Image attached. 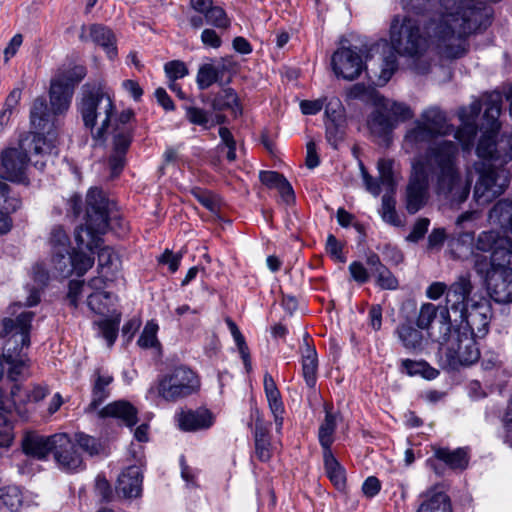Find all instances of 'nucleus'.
<instances>
[{
    "label": "nucleus",
    "instance_id": "nucleus-52",
    "mask_svg": "<svg viewBox=\"0 0 512 512\" xmlns=\"http://www.w3.org/2000/svg\"><path fill=\"white\" fill-rule=\"evenodd\" d=\"M49 242L52 247V252L62 249L66 251L70 247V240L61 226H55L50 233Z\"/></svg>",
    "mask_w": 512,
    "mask_h": 512
},
{
    "label": "nucleus",
    "instance_id": "nucleus-43",
    "mask_svg": "<svg viewBox=\"0 0 512 512\" xmlns=\"http://www.w3.org/2000/svg\"><path fill=\"white\" fill-rule=\"evenodd\" d=\"M72 253L69 248L66 251L62 249L52 252V263L55 270L63 277L72 274Z\"/></svg>",
    "mask_w": 512,
    "mask_h": 512
},
{
    "label": "nucleus",
    "instance_id": "nucleus-29",
    "mask_svg": "<svg viewBox=\"0 0 512 512\" xmlns=\"http://www.w3.org/2000/svg\"><path fill=\"white\" fill-rule=\"evenodd\" d=\"M212 108L215 111L230 110L234 117L242 115V107L236 92L231 89H223L212 101Z\"/></svg>",
    "mask_w": 512,
    "mask_h": 512
},
{
    "label": "nucleus",
    "instance_id": "nucleus-25",
    "mask_svg": "<svg viewBox=\"0 0 512 512\" xmlns=\"http://www.w3.org/2000/svg\"><path fill=\"white\" fill-rule=\"evenodd\" d=\"M227 68L224 61L217 64L206 63L199 67L196 82L200 90L209 88L214 83L222 81Z\"/></svg>",
    "mask_w": 512,
    "mask_h": 512
},
{
    "label": "nucleus",
    "instance_id": "nucleus-62",
    "mask_svg": "<svg viewBox=\"0 0 512 512\" xmlns=\"http://www.w3.org/2000/svg\"><path fill=\"white\" fill-rule=\"evenodd\" d=\"M8 365V377L12 381H17L18 378L23 374L24 370L28 368V358L27 357H16L12 360H4Z\"/></svg>",
    "mask_w": 512,
    "mask_h": 512
},
{
    "label": "nucleus",
    "instance_id": "nucleus-17",
    "mask_svg": "<svg viewBox=\"0 0 512 512\" xmlns=\"http://www.w3.org/2000/svg\"><path fill=\"white\" fill-rule=\"evenodd\" d=\"M113 376L102 368L94 370L92 375L91 402L86 409L87 413H93L110 396V385L113 382Z\"/></svg>",
    "mask_w": 512,
    "mask_h": 512
},
{
    "label": "nucleus",
    "instance_id": "nucleus-58",
    "mask_svg": "<svg viewBox=\"0 0 512 512\" xmlns=\"http://www.w3.org/2000/svg\"><path fill=\"white\" fill-rule=\"evenodd\" d=\"M255 441V454L256 457L262 461L267 462L272 457V448L269 438H262V434L258 432V435L254 436Z\"/></svg>",
    "mask_w": 512,
    "mask_h": 512
},
{
    "label": "nucleus",
    "instance_id": "nucleus-36",
    "mask_svg": "<svg viewBox=\"0 0 512 512\" xmlns=\"http://www.w3.org/2000/svg\"><path fill=\"white\" fill-rule=\"evenodd\" d=\"M376 107H379L386 111L390 115L396 124L399 120L404 121L412 118L413 114L411 109L403 104L386 99L381 95L377 98Z\"/></svg>",
    "mask_w": 512,
    "mask_h": 512
},
{
    "label": "nucleus",
    "instance_id": "nucleus-57",
    "mask_svg": "<svg viewBox=\"0 0 512 512\" xmlns=\"http://www.w3.org/2000/svg\"><path fill=\"white\" fill-rule=\"evenodd\" d=\"M325 123L345 122L344 108L338 99L331 100L325 108Z\"/></svg>",
    "mask_w": 512,
    "mask_h": 512
},
{
    "label": "nucleus",
    "instance_id": "nucleus-35",
    "mask_svg": "<svg viewBox=\"0 0 512 512\" xmlns=\"http://www.w3.org/2000/svg\"><path fill=\"white\" fill-rule=\"evenodd\" d=\"M264 391L270 407V410L274 416H279L284 413V405L281 399L280 392L273 377L269 373H265L264 379Z\"/></svg>",
    "mask_w": 512,
    "mask_h": 512
},
{
    "label": "nucleus",
    "instance_id": "nucleus-34",
    "mask_svg": "<svg viewBox=\"0 0 512 512\" xmlns=\"http://www.w3.org/2000/svg\"><path fill=\"white\" fill-rule=\"evenodd\" d=\"M30 120L31 124L40 131H45L51 123V113L43 97L34 100L30 110Z\"/></svg>",
    "mask_w": 512,
    "mask_h": 512
},
{
    "label": "nucleus",
    "instance_id": "nucleus-51",
    "mask_svg": "<svg viewBox=\"0 0 512 512\" xmlns=\"http://www.w3.org/2000/svg\"><path fill=\"white\" fill-rule=\"evenodd\" d=\"M120 319H105L98 323L102 336L107 341L109 347H111L116 341L118 335Z\"/></svg>",
    "mask_w": 512,
    "mask_h": 512
},
{
    "label": "nucleus",
    "instance_id": "nucleus-22",
    "mask_svg": "<svg viewBox=\"0 0 512 512\" xmlns=\"http://www.w3.org/2000/svg\"><path fill=\"white\" fill-rule=\"evenodd\" d=\"M434 456L454 470H464L469 463V454L466 448L451 450L447 447H434Z\"/></svg>",
    "mask_w": 512,
    "mask_h": 512
},
{
    "label": "nucleus",
    "instance_id": "nucleus-7",
    "mask_svg": "<svg viewBox=\"0 0 512 512\" xmlns=\"http://www.w3.org/2000/svg\"><path fill=\"white\" fill-rule=\"evenodd\" d=\"M78 110L94 140H103L115 112L113 95L101 83L85 84Z\"/></svg>",
    "mask_w": 512,
    "mask_h": 512
},
{
    "label": "nucleus",
    "instance_id": "nucleus-3",
    "mask_svg": "<svg viewBox=\"0 0 512 512\" xmlns=\"http://www.w3.org/2000/svg\"><path fill=\"white\" fill-rule=\"evenodd\" d=\"M475 247L478 251H491L489 257L473 255L474 270L485 282L491 298L498 303L512 302V215L504 235L493 230L483 231Z\"/></svg>",
    "mask_w": 512,
    "mask_h": 512
},
{
    "label": "nucleus",
    "instance_id": "nucleus-41",
    "mask_svg": "<svg viewBox=\"0 0 512 512\" xmlns=\"http://www.w3.org/2000/svg\"><path fill=\"white\" fill-rule=\"evenodd\" d=\"M113 151L127 153L133 138L132 127H113Z\"/></svg>",
    "mask_w": 512,
    "mask_h": 512
},
{
    "label": "nucleus",
    "instance_id": "nucleus-64",
    "mask_svg": "<svg viewBox=\"0 0 512 512\" xmlns=\"http://www.w3.org/2000/svg\"><path fill=\"white\" fill-rule=\"evenodd\" d=\"M202 44L205 47L218 49L222 45L221 35L213 28H205L200 35Z\"/></svg>",
    "mask_w": 512,
    "mask_h": 512
},
{
    "label": "nucleus",
    "instance_id": "nucleus-63",
    "mask_svg": "<svg viewBox=\"0 0 512 512\" xmlns=\"http://www.w3.org/2000/svg\"><path fill=\"white\" fill-rule=\"evenodd\" d=\"M326 252L337 262H346L343 255V246L333 234H329L326 240Z\"/></svg>",
    "mask_w": 512,
    "mask_h": 512
},
{
    "label": "nucleus",
    "instance_id": "nucleus-46",
    "mask_svg": "<svg viewBox=\"0 0 512 512\" xmlns=\"http://www.w3.org/2000/svg\"><path fill=\"white\" fill-rule=\"evenodd\" d=\"M74 440L78 446L91 456L98 455L103 450L102 444L94 437L83 432H77Z\"/></svg>",
    "mask_w": 512,
    "mask_h": 512
},
{
    "label": "nucleus",
    "instance_id": "nucleus-12",
    "mask_svg": "<svg viewBox=\"0 0 512 512\" xmlns=\"http://www.w3.org/2000/svg\"><path fill=\"white\" fill-rule=\"evenodd\" d=\"M86 76L83 66L59 70L51 79L49 99L53 114L65 113L71 104L75 86Z\"/></svg>",
    "mask_w": 512,
    "mask_h": 512
},
{
    "label": "nucleus",
    "instance_id": "nucleus-56",
    "mask_svg": "<svg viewBox=\"0 0 512 512\" xmlns=\"http://www.w3.org/2000/svg\"><path fill=\"white\" fill-rule=\"evenodd\" d=\"M375 277L376 284L381 289L395 290L398 288L399 283L397 278L386 266L384 268H380V270L375 274Z\"/></svg>",
    "mask_w": 512,
    "mask_h": 512
},
{
    "label": "nucleus",
    "instance_id": "nucleus-15",
    "mask_svg": "<svg viewBox=\"0 0 512 512\" xmlns=\"http://www.w3.org/2000/svg\"><path fill=\"white\" fill-rule=\"evenodd\" d=\"M79 38L83 42L92 41L101 46L110 59L117 56L116 38L113 31L102 24L83 25Z\"/></svg>",
    "mask_w": 512,
    "mask_h": 512
},
{
    "label": "nucleus",
    "instance_id": "nucleus-31",
    "mask_svg": "<svg viewBox=\"0 0 512 512\" xmlns=\"http://www.w3.org/2000/svg\"><path fill=\"white\" fill-rule=\"evenodd\" d=\"M401 368L409 376H421L426 380L436 379L440 372L438 369L432 367L424 360L416 361L411 359H404L401 361Z\"/></svg>",
    "mask_w": 512,
    "mask_h": 512
},
{
    "label": "nucleus",
    "instance_id": "nucleus-60",
    "mask_svg": "<svg viewBox=\"0 0 512 512\" xmlns=\"http://www.w3.org/2000/svg\"><path fill=\"white\" fill-rule=\"evenodd\" d=\"M191 194L209 211L216 212L218 210V202L211 192L194 188L191 190Z\"/></svg>",
    "mask_w": 512,
    "mask_h": 512
},
{
    "label": "nucleus",
    "instance_id": "nucleus-39",
    "mask_svg": "<svg viewBox=\"0 0 512 512\" xmlns=\"http://www.w3.org/2000/svg\"><path fill=\"white\" fill-rule=\"evenodd\" d=\"M114 295L105 291H95L88 296L87 305L96 314H104L113 305Z\"/></svg>",
    "mask_w": 512,
    "mask_h": 512
},
{
    "label": "nucleus",
    "instance_id": "nucleus-37",
    "mask_svg": "<svg viewBox=\"0 0 512 512\" xmlns=\"http://www.w3.org/2000/svg\"><path fill=\"white\" fill-rule=\"evenodd\" d=\"M336 427V418H325L319 426L318 440L323 449V454L332 453L331 446L334 442Z\"/></svg>",
    "mask_w": 512,
    "mask_h": 512
},
{
    "label": "nucleus",
    "instance_id": "nucleus-6",
    "mask_svg": "<svg viewBox=\"0 0 512 512\" xmlns=\"http://www.w3.org/2000/svg\"><path fill=\"white\" fill-rule=\"evenodd\" d=\"M85 224L75 229L74 237L79 249L93 251L101 243L113 219L115 204L98 188L89 189L85 200Z\"/></svg>",
    "mask_w": 512,
    "mask_h": 512
},
{
    "label": "nucleus",
    "instance_id": "nucleus-32",
    "mask_svg": "<svg viewBox=\"0 0 512 512\" xmlns=\"http://www.w3.org/2000/svg\"><path fill=\"white\" fill-rule=\"evenodd\" d=\"M323 461L326 474L330 481L339 491L346 488V475L344 468L340 465L333 453L323 454Z\"/></svg>",
    "mask_w": 512,
    "mask_h": 512
},
{
    "label": "nucleus",
    "instance_id": "nucleus-4",
    "mask_svg": "<svg viewBox=\"0 0 512 512\" xmlns=\"http://www.w3.org/2000/svg\"><path fill=\"white\" fill-rule=\"evenodd\" d=\"M473 290L470 277L461 275L449 286L446 295L445 310L441 315L449 316V313L455 315L454 321H459L458 328L469 331V333L484 337L489 329L492 317V309L489 300L480 298L479 300H471L468 304L469 296Z\"/></svg>",
    "mask_w": 512,
    "mask_h": 512
},
{
    "label": "nucleus",
    "instance_id": "nucleus-24",
    "mask_svg": "<svg viewBox=\"0 0 512 512\" xmlns=\"http://www.w3.org/2000/svg\"><path fill=\"white\" fill-rule=\"evenodd\" d=\"M419 121L436 136L447 135L453 131L452 127L447 123L445 113L437 107H430L424 110Z\"/></svg>",
    "mask_w": 512,
    "mask_h": 512
},
{
    "label": "nucleus",
    "instance_id": "nucleus-26",
    "mask_svg": "<svg viewBox=\"0 0 512 512\" xmlns=\"http://www.w3.org/2000/svg\"><path fill=\"white\" fill-rule=\"evenodd\" d=\"M318 358L316 350L305 344L302 349V375L306 385L310 389H315L317 383Z\"/></svg>",
    "mask_w": 512,
    "mask_h": 512
},
{
    "label": "nucleus",
    "instance_id": "nucleus-8",
    "mask_svg": "<svg viewBox=\"0 0 512 512\" xmlns=\"http://www.w3.org/2000/svg\"><path fill=\"white\" fill-rule=\"evenodd\" d=\"M47 134L48 138L41 133H27L20 138L18 147L6 149L2 153L3 177L14 182H24L29 154L44 156L56 148L55 135L49 130Z\"/></svg>",
    "mask_w": 512,
    "mask_h": 512
},
{
    "label": "nucleus",
    "instance_id": "nucleus-23",
    "mask_svg": "<svg viewBox=\"0 0 512 512\" xmlns=\"http://www.w3.org/2000/svg\"><path fill=\"white\" fill-rule=\"evenodd\" d=\"M54 457L59 467L65 471H76L83 465L82 457L75 450L69 436L67 444L56 448Z\"/></svg>",
    "mask_w": 512,
    "mask_h": 512
},
{
    "label": "nucleus",
    "instance_id": "nucleus-20",
    "mask_svg": "<svg viewBox=\"0 0 512 512\" xmlns=\"http://www.w3.org/2000/svg\"><path fill=\"white\" fill-rule=\"evenodd\" d=\"M394 333L406 350L419 352L423 349L424 336L410 321L399 324Z\"/></svg>",
    "mask_w": 512,
    "mask_h": 512
},
{
    "label": "nucleus",
    "instance_id": "nucleus-5",
    "mask_svg": "<svg viewBox=\"0 0 512 512\" xmlns=\"http://www.w3.org/2000/svg\"><path fill=\"white\" fill-rule=\"evenodd\" d=\"M496 135L486 130L479 140L476 152L481 161L474 164L479 179L475 185L474 196L479 203L485 204L500 196L509 185L508 172L496 168L491 161L501 158L496 147Z\"/></svg>",
    "mask_w": 512,
    "mask_h": 512
},
{
    "label": "nucleus",
    "instance_id": "nucleus-48",
    "mask_svg": "<svg viewBox=\"0 0 512 512\" xmlns=\"http://www.w3.org/2000/svg\"><path fill=\"white\" fill-rule=\"evenodd\" d=\"M21 206L19 198L9 196V186L0 180V211L11 213Z\"/></svg>",
    "mask_w": 512,
    "mask_h": 512
},
{
    "label": "nucleus",
    "instance_id": "nucleus-16",
    "mask_svg": "<svg viewBox=\"0 0 512 512\" xmlns=\"http://www.w3.org/2000/svg\"><path fill=\"white\" fill-rule=\"evenodd\" d=\"M189 5L198 14L204 16L206 24L220 30H227L231 26V20L226 11L214 0H189Z\"/></svg>",
    "mask_w": 512,
    "mask_h": 512
},
{
    "label": "nucleus",
    "instance_id": "nucleus-30",
    "mask_svg": "<svg viewBox=\"0 0 512 512\" xmlns=\"http://www.w3.org/2000/svg\"><path fill=\"white\" fill-rule=\"evenodd\" d=\"M98 266L103 276L110 279L119 271L121 261L111 247H103L98 252Z\"/></svg>",
    "mask_w": 512,
    "mask_h": 512
},
{
    "label": "nucleus",
    "instance_id": "nucleus-11",
    "mask_svg": "<svg viewBox=\"0 0 512 512\" xmlns=\"http://www.w3.org/2000/svg\"><path fill=\"white\" fill-rule=\"evenodd\" d=\"M33 317V312L25 311L19 314L16 319H3L0 337L6 338L3 348L4 360L27 357L23 349H28L30 345V329Z\"/></svg>",
    "mask_w": 512,
    "mask_h": 512
},
{
    "label": "nucleus",
    "instance_id": "nucleus-40",
    "mask_svg": "<svg viewBox=\"0 0 512 512\" xmlns=\"http://www.w3.org/2000/svg\"><path fill=\"white\" fill-rule=\"evenodd\" d=\"M138 409L127 400H117L109 403L99 413V416H137Z\"/></svg>",
    "mask_w": 512,
    "mask_h": 512
},
{
    "label": "nucleus",
    "instance_id": "nucleus-49",
    "mask_svg": "<svg viewBox=\"0 0 512 512\" xmlns=\"http://www.w3.org/2000/svg\"><path fill=\"white\" fill-rule=\"evenodd\" d=\"M72 273L75 271L78 276H83L94 264V258L82 251L72 253Z\"/></svg>",
    "mask_w": 512,
    "mask_h": 512
},
{
    "label": "nucleus",
    "instance_id": "nucleus-27",
    "mask_svg": "<svg viewBox=\"0 0 512 512\" xmlns=\"http://www.w3.org/2000/svg\"><path fill=\"white\" fill-rule=\"evenodd\" d=\"M367 124L370 132L377 137H386L395 128L392 117L379 107L370 114Z\"/></svg>",
    "mask_w": 512,
    "mask_h": 512
},
{
    "label": "nucleus",
    "instance_id": "nucleus-14",
    "mask_svg": "<svg viewBox=\"0 0 512 512\" xmlns=\"http://www.w3.org/2000/svg\"><path fill=\"white\" fill-rule=\"evenodd\" d=\"M331 66L338 78L352 81L366 68L356 47L338 48L331 57Z\"/></svg>",
    "mask_w": 512,
    "mask_h": 512
},
{
    "label": "nucleus",
    "instance_id": "nucleus-2",
    "mask_svg": "<svg viewBox=\"0 0 512 512\" xmlns=\"http://www.w3.org/2000/svg\"><path fill=\"white\" fill-rule=\"evenodd\" d=\"M458 153V145L454 141L441 140L430 144L423 155L414 158L406 189V209L410 214H415L425 205L431 180H435L437 194L451 197L458 203L467 199L472 178L461 179Z\"/></svg>",
    "mask_w": 512,
    "mask_h": 512
},
{
    "label": "nucleus",
    "instance_id": "nucleus-53",
    "mask_svg": "<svg viewBox=\"0 0 512 512\" xmlns=\"http://www.w3.org/2000/svg\"><path fill=\"white\" fill-rule=\"evenodd\" d=\"M326 126V139L328 143L337 148L339 143L343 141L345 136V122L340 123H325Z\"/></svg>",
    "mask_w": 512,
    "mask_h": 512
},
{
    "label": "nucleus",
    "instance_id": "nucleus-45",
    "mask_svg": "<svg viewBox=\"0 0 512 512\" xmlns=\"http://www.w3.org/2000/svg\"><path fill=\"white\" fill-rule=\"evenodd\" d=\"M213 418H178L177 426L184 432L205 430L213 425Z\"/></svg>",
    "mask_w": 512,
    "mask_h": 512
},
{
    "label": "nucleus",
    "instance_id": "nucleus-47",
    "mask_svg": "<svg viewBox=\"0 0 512 512\" xmlns=\"http://www.w3.org/2000/svg\"><path fill=\"white\" fill-rule=\"evenodd\" d=\"M393 194L394 193L386 191L382 197V218L385 222L398 226L400 225V220L395 210Z\"/></svg>",
    "mask_w": 512,
    "mask_h": 512
},
{
    "label": "nucleus",
    "instance_id": "nucleus-33",
    "mask_svg": "<svg viewBox=\"0 0 512 512\" xmlns=\"http://www.w3.org/2000/svg\"><path fill=\"white\" fill-rule=\"evenodd\" d=\"M484 118L487 122L486 129L498 133L500 124L498 118L501 113V96L497 93L490 94L484 101Z\"/></svg>",
    "mask_w": 512,
    "mask_h": 512
},
{
    "label": "nucleus",
    "instance_id": "nucleus-19",
    "mask_svg": "<svg viewBox=\"0 0 512 512\" xmlns=\"http://www.w3.org/2000/svg\"><path fill=\"white\" fill-rule=\"evenodd\" d=\"M482 108L480 101L476 100L469 106V111L462 109L460 117L467 118L462 128L458 129L455 133V137L462 143L463 149H468L477 134V127L474 124V120L479 115Z\"/></svg>",
    "mask_w": 512,
    "mask_h": 512
},
{
    "label": "nucleus",
    "instance_id": "nucleus-9",
    "mask_svg": "<svg viewBox=\"0 0 512 512\" xmlns=\"http://www.w3.org/2000/svg\"><path fill=\"white\" fill-rule=\"evenodd\" d=\"M439 336L436 340L444 346L445 362L448 368L458 370L462 366H470L480 358L475 335L460 328H452L451 319L441 315Z\"/></svg>",
    "mask_w": 512,
    "mask_h": 512
},
{
    "label": "nucleus",
    "instance_id": "nucleus-18",
    "mask_svg": "<svg viewBox=\"0 0 512 512\" xmlns=\"http://www.w3.org/2000/svg\"><path fill=\"white\" fill-rule=\"evenodd\" d=\"M143 475L138 466H129L118 477L116 492L124 498H137L142 493Z\"/></svg>",
    "mask_w": 512,
    "mask_h": 512
},
{
    "label": "nucleus",
    "instance_id": "nucleus-59",
    "mask_svg": "<svg viewBox=\"0 0 512 512\" xmlns=\"http://www.w3.org/2000/svg\"><path fill=\"white\" fill-rule=\"evenodd\" d=\"M164 71L171 82L188 75V68L183 61L172 60L164 65Z\"/></svg>",
    "mask_w": 512,
    "mask_h": 512
},
{
    "label": "nucleus",
    "instance_id": "nucleus-10",
    "mask_svg": "<svg viewBox=\"0 0 512 512\" xmlns=\"http://www.w3.org/2000/svg\"><path fill=\"white\" fill-rule=\"evenodd\" d=\"M200 389L198 376L189 368L180 366L159 377L157 395L166 402L175 403L197 393Z\"/></svg>",
    "mask_w": 512,
    "mask_h": 512
},
{
    "label": "nucleus",
    "instance_id": "nucleus-21",
    "mask_svg": "<svg viewBox=\"0 0 512 512\" xmlns=\"http://www.w3.org/2000/svg\"><path fill=\"white\" fill-rule=\"evenodd\" d=\"M423 498L416 512H452L449 496L435 489L421 495Z\"/></svg>",
    "mask_w": 512,
    "mask_h": 512
},
{
    "label": "nucleus",
    "instance_id": "nucleus-54",
    "mask_svg": "<svg viewBox=\"0 0 512 512\" xmlns=\"http://www.w3.org/2000/svg\"><path fill=\"white\" fill-rule=\"evenodd\" d=\"M438 308L431 303L422 305L417 317V327L419 329H428L437 316Z\"/></svg>",
    "mask_w": 512,
    "mask_h": 512
},
{
    "label": "nucleus",
    "instance_id": "nucleus-55",
    "mask_svg": "<svg viewBox=\"0 0 512 512\" xmlns=\"http://www.w3.org/2000/svg\"><path fill=\"white\" fill-rule=\"evenodd\" d=\"M185 111L186 118L190 123L202 126L204 129L209 128V114L207 111L194 106H186Z\"/></svg>",
    "mask_w": 512,
    "mask_h": 512
},
{
    "label": "nucleus",
    "instance_id": "nucleus-1",
    "mask_svg": "<svg viewBox=\"0 0 512 512\" xmlns=\"http://www.w3.org/2000/svg\"><path fill=\"white\" fill-rule=\"evenodd\" d=\"M435 14L430 18H415L396 15L389 29L390 50L381 59L380 72L374 83L385 85L398 69L397 55L412 60L413 69L419 74L430 70L431 60L427 57L431 45L447 59L463 57L468 50L466 37L489 26V10Z\"/></svg>",
    "mask_w": 512,
    "mask_h": 512
},
{
    "label": "nucleus",
    "instance_id": "nucleus-61",
    "mask_svg": "<svg viewBox=\"0 0 512 512\" xmlns=\"http://www.w3.org/2000/svg\"><path fill=\"white\" fill-rule=\"evenodd\" d=\"M21 98V90L13 89L5 101V107L0 113V125L3 126L9 121L12 109L19 103Z\"/></svg>",
    "mask_w": 512,
    "mask_h": 512
},
{
    "label": "nucleus",
    "instance_id": "nucleus-13",
    "mask_svg": "<svg viewBox=\"0 0 512 512\" xmlns=\"http://www.w3.org/2000/svg\"><path fill=\"white\" fill-rule=\"evenodd\" d=\"M67 443V433L45 436L34 431H27L22 438L21 446L26 455L44 459L50 452L54 453L57 447Z\"/></svg>",
    "mask_w": 512,
    "mask_h": 512
},
{
    "label": "nucleus",
    "instance_id": "nucleus-28",
    "mask_svg": "<svg viewBox=\"0 0 512 512\" xmlns=\"http://www.w3.org/2000/svg\"><path fill=\"white\" fill-rule=\"evenodd\" d=\"M437 137L422 122L415 121L414 127L409 129L404 137V145L408 151L418 149L422 144L430 142Z\"/></svg>",
    "mask_w": 512,
    "mask_h": 512
},
{
    "label": "nucleus",
    "instance_id": "nucleus-38",
    "mask_svg": "<svg viewBox=\"0 0 512 512\" xmlns=\"http://www.w3.org/2000/svg\"><path fill=\"white\" fill-rule=\"evenodd\" d=\"M23 503L21 490L16 486L0 488V506L8 508L12 512L20 509Z\"/></svg>",
    "mask_w": 512,
    "mask_h": 512
},
{
    "label": "nucleus",
    "instance_id": "nucleus-44",
    "mask_svg": "<svg viewBox=\"0 0 512 512\" xmlns=\"http://www.w3.org/2000/svg\"><path fill=\"white\" fill-rule=\"evenodd\" d=\"M379 180L383 189L394 193L395 181L393 176V161L390 159H380L377 164Z\"/></svg>",
    "mask_w": 512,
    "mask_h": 512
},
{
    "label": "nucleus",
    "instance_id": "nucleus-42",
    "mask_svg": "<svg viewBox=\"0 0 512 512\" xmlns=\"http://www.w3.org/2000/svg\"><path fill=\"white\" fill-rule=\"evenodd\" d=\"M347 98L354 100L359 99L362 101H371L376 106L377 98L381 95L371 86H366L362 83H357L351 86L347 92Z\"/></svg>",
    "mask_w": 512,
    "mask_h": 512
},
{
    "label": "nucleus",
    "instance_id": "nucleus-50",
    "mask_svg": "<svg viewBox=\"0 0 512 512\" xmlns=\"http://www.w3.org/2000/svg\"><path fill=\"white\" fill-rule=\"evenodd\" d=\"M157 331L158 325L153 322H148L137 341L138 345L142 348H152L157 346L159 344Z\"/></svg>",
    "mask_w": 512,
    "mask_h": 512
}]
</instances>
